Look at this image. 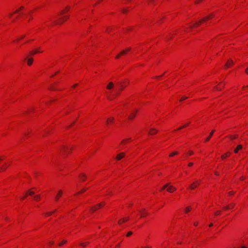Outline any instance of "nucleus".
<instances>
[{
	"mask_svg": "<svg viewBox=\"0 0 248 248\" xmlns=\"http://www.w3.org/2000/svg\"><path fill=\"white\" fill-rule=\"evenodd\" d=\"M70 6H67L60 12L59 16H61L56 21V24L61 25L68 19L69 16L65 14L70 11Z\"/></svg>",
	"mask_w": 248,
	"mask_h": 248,
	"instance_id": "f257e3e1",
	"label": "nucleus"
},
{
	"mask_svg": "<svg viewBox=\"0 0 248 248\" xmlns=\"http://www.w3.org/2000/svg\"><path fill=\"white\" fill-rule=\"evenodd\" d=\"M213 14H211L206 17H205L199 21L198 22L195 23V24L193 25H189V28H196L201 25L202 24H203L205 22H206L207 21L211 19L214 17Z\"/></svg>",
	"mask_w": 248,
	"mask_h": 248,
	"instance_id": "f03ea898",
	"label": "nucleus"
},
{
	"mask_svg": "<svg viewBox=\"0 0 248 248\" xmlns=\"http://www.w3.org/2000/svg\"><path fill=\"white\" fill-rule=\"evenodd\" d=\"M129 83L127 79H124L119 82L118 85L119 90L123 91Z\"/></svg>",
	"mask_w": 248,
	"mask_h": 248,
	"instance_id": "7ed1b4c3",
	"label": "nucleus"
},
{
	"mask_svg": "<svg viewBox=\"0 0 248 248\" xmlns=\"http://www.w3.org/2000/svg\"><path fill=\"white\" fill-rule=\"evenodd\" d=\"M131 50V47H128L123 50H122L119 54L116 56V59H119L121 56L126 55Z\"/></svg>",
	"mask_w": 248,
	"mask_h": 248,
	"instance_id": "20e7f679",
	"label": "nucleus"
},
{
	"mask_svg": "<svg viewBox=\"0 0 248 248\" xmlns=\"http://www.w3.org/2000/svg\"><path fill=\"white\" fill-rule=\"evenodd\" d=\"M201 184V181L196 180H195L189 186L190 190H193Z\"/></svg>",
	"mask_w": 248,
	"mask_h": 248,
	"instance_id": "39448f33",
	"label": "nucleus"
},
{
	"mask_svg": "<svg viewBox=\"0 0 248 248\" xmlns=\"http://www.w3.org/2000/svg\"><path fill=\"white\" fill-rule=\"evenodd\" d=\"M105 205V203L104 202H102L100 203L99 204L96 205L94 206L91 209V211L93 213V212H95L96 210H97V209H99L100 208L103 207Z\"/></svg>",
	"mask_w": 248,
	"mask_h": 248,
	"instance_id": "423d86ee",
	"label": "nucleus"
},
{
	"mask_svg": "<svg viewBox=\"0 0 248 248\" xmlns=\"http://www.w3.org/2000/svg\"><path fill=\"white\" fill-rule=\"evenodd\" d=\"M72 150V148L70 146H63L62 148V152L65 154H70Z\"/></svg>",
	"mask_w": 248,
	"mask_h": 248,
	"instance_id": "0eeeda50",
	"label": "nucleus"
},
{
	"mask_svg": "<svg viewBox=\"0 0 248 248\" xmlns=\"http://www.w3.org/2000/svg\"><path fill=\"white\" fill-rule=\"evenodd\" d=\"M138 111L137 109L131 111L128 115V118L129 120L133 119L136 116V114Z\"/></svg>",
	"mask_w": 248,
	"mask_h": 248,
	"instance_id": "6e6552de",
	"label": "nucleus"
},
{
	"mask_svg": "<svg viewBox=\"0 0 248 248\" xmlns=\"http://www.w3.org/2000/svg\"><path fill=\"white\" fill-rule=\"evenodd\" d=\"M139 212L140 213V217L141 218L145 217L148 215V212L146 211L145 208H142L139 210Z\"/></svg>",
	"mask_w": 248,
	"mask_h": 248,
	"instance_id": "1a4fd4ad",
	"label": "nucleus"
},
{
	"mask_svg": "<svg viewBox=\"0 0 248 248\" xmlns=\"http://www.w3.org/2000/svg\"><path fill=\"white\" fill-rule=\"evenodd\" d=\"M125 155V153L121 152L117 155L115 159L117 161H120L121 160H122L123 158H124V157Z\"/></svg>",
	"mask_w": 248,
	"mask_h": 248,
	"instance_id": "9d476101",
	"label": "nucleus"
},
{
	"mask_svg": "<svg viewBox=\"0 0 248 248\" xmlns=\"http://www.w3.org/2000/svg\"><path fill=\"white\" fill-rule=\"evenodd\" d=\"M234 62L232 60H229L227 61L226 64L224 66L225 69H228L232 67L233 65Z\"/></svg>",
	"mask_w": 248,
	"mask_h": 248,
	"instance_id": "9b49d317",
	"label": "nucleus"
},
{
	"mask_svg": "<svg viewBox=\"0 0 248 248\" xmlns=\"http://www.w3.org/2000/svg\"><path fill=\"white\" fill-rule=\"evenodd\" d=\"M176 189L177 188L175 186L169 184V186H168L167 191L170 193H173L175 191Z\"/></svg>",
	"mask_w": 248,
	"mask_h": 248,
	"instance_id": "f8f14e48",
	"label": "nucleus"
},
{
	"mask_svg": "<svg viewBox=\"0 0 248 248\" xmlns=\"http://www.w3.org/2000/svg\"><path fill=\"white\" fill-rule=\"evenodd\" d=\"M25 60L27 61V65L29 66H31V65H32L34 61V59L32 57H26L25 58Z\"/></svg>",
	"mask_w": 248,
	"mask_h": 248,
	"instance_id": "ddd939ff",
	"label": "nucleus"
},
{
	"mask_svg": "<svg viewBox=\"0 0 248 248\" xmlns=\"http://www.w3.org/2000/svg\"><path fill=\"white\" fill-rule=\"evenodd\" d=\"M224 84L222 82H220L218 84V85L214 87V90L220 91L224 88Z\"/></svg>",
	"mask_w": 248,
	"mask_h": 248,
	"instance_id": "4468645a",
	"label": "nucleus"
},
{
	"mask_svg": "<svg viewBox=\"0 0 248 248\" xmlns=\"http://www.w3.org/2000/svg\"><path fill=\"white\" fill-rule=\"evenodd\" d=\"M43 50H41V48L39 47V48H36L35 50L31 51L30 52V55H34L37 53H43Z\"/></svg>",
	"mask_w": 248,
	"mask_h": 248,
	"instance_id": "2eb2a0df",
	"label": "nucleus"
},
{
	"mask_svg": "<svg viewBox=\"0 0 248 248\" xmlns=\"http://www.w3.org/2000/svg\"><path fill=\"white\" fill-rule=\"evenodd\" d=\"M129 217H128L122 218L119 220L118 223L119 225H121L124 222L127 221L129 220Z\"/></svg>",
	"mask_w": 248,
	"mask_h": 248,
	"instance_id": "dca6fc26",
	"label": "nucleus"
},
{
	"mask_svg": "<svg viewBox=\"0 0 248 248\" xmlns=\"http://www.w3.org/2000/svg\"><path fill=\"white\" fill-rule=\"evenodd\" d=\"M62 194H63L62 190H59L58 191V193L56 195L55 198V201H58L59 200V199L62 196Z\"/></svg>",
	"mask_w": 248,
	"mask_h": 248,
	"instance_id": "f3484780",
	"label": "nucleus"
},
{
	"mask_svg": "<svg viewBox=\"0 0 248 248\" xmlns=\"http://www.w3.org/2000/svg\"><path fill=\"white\" fill-rule=\"evenodd\" d=\"M26 36V34H22L19 36H18L14 41V42L15 43H18L19 41L22 40L24 38H25Z\"/></svg>",
	"mask_w": 248,
	"mask_h": 248,
	"instance_id": "a211bd4d",
	"label": "nucleus"
},
{
	"mask_svg": "<svg viewBox=\"0 0 248 248\" xmlns=\"http://www.w3.org/2000/svg\"><path fill=\"white\" fill-rule=\"evenodd\" d=\"M114 122V118L112 117H109L108 118L106 121V124L107 125H109L112 124Z\"/></svg>",
	"mask_w": 248,
	"mask_h": 248,
	"instance_id": "6ab92c4d",
	"label": "nucleus"
},
{
	"mask_svg": "<svg viewBox=\"0 0 248 248\" xmlns=\"http://www.w3.org/2000/svg\"><path fill=\"white\" fill-rule=\"evenodd\" d=\"M157 132H158L157 129L155 128H151L148 132L149 134H150L151 135H154L156 134Z\"/></svg>",
	"mask_w": 248,
	"mask_h": 248,
	"instance_id": "aec40b11",
	"label": "nucleus"
},
{
	"mask_svg": "<svg viewBox=\"0 0 248 248\" xmlns=\"http://www.w3.org/2000/svg\"><path fill=\"white\" fill-rule=\"evenodd\" d=\"M114 87V84L113 82H109L107 85L106 88L107 90L110 91Z\"/></svg>",
	"mask_w": 248,
	"mask_h": 248,
	"instance_id": "412c9836",
	"label": "nucleus"
},
{
	"mask_svg": "<svg viewBox=\"0 0 248 248\" xmlns=\"http://www.w3.org/2000/svg\"><path fill=\"white\" fill-rule=\"evenodd\" d=\"M9 164L8 163H4L0 168V171H3L5 170L9 166Z\"/></svg>",
	"mask_w": 248,
	"mask_h": 248,
	"instance_id": "4be33fe9",
	"label": "nucleus"
},
{
	"mask_svg": "<svg viewBox=\"0 0 248 248\" xmlns=\"http://www.w3.org/2000/svg\"><path fill=\"white\" fill-rule=\"evenodd\" d=\"M57 211V210H54L53 211H49V212H46L44 214V215L46 217H48L51 215H52L54 213H55Z\"/></svg>",
	"mask_w": 248,
	"mask_h": 248,
	"instance_id": "5701e85b",
	"label": "nucleus"
},
{
	"mask_svg": "<svg viewBox=\"0 0 248 248\" xmlns=\"http://www.w3.org/2000/svg\"><path fill=\"white\" fill-rule=\"evenodd\" d=\"M235 206L234 203H231L226 206L224 207V209L225 210H228L232 209Z\"/></svg>",
	"mask_w": 248,
	"mask_h": 248,
	"instance_id": "b1692460",
	"label": "nucleus"
},
{
	"mask_svg": "<svg viewBox=\"0 0 248 248\" xmlns=\"http://www.w3.org/2000/svg\"><path fill=\"white\" fill-rule=\"evenodd\" d=\"M79 178L82 182H84L86 180L87 176L84 173H81L79 175Z\"/></svg>",
	"mask_w": 248,
	"mask_h": 248,
	"instance_id": "393cba45",
	"label": "nucleus"
},
{
	"mask_svg": "<svg viewBox=\"0 0 248 248\" xmlns=\"http://www.w3.org/2000/svg\"><path fill=\"white\" fill-rule=\"evenodd\" d=\"M231 155V153L229 152H226V153L223 154L221 156V158L222 160H224L225 159V158L228 157L229 156H230V155Z\"/></svg>",
	"mask_w": 248,
	"mask_h": 248,
	"instance_id": "a878e982",
	"label": "nucleus"
},
{
	"mask_svg": "<svg viewBox=\"0 0 248 248\" xmlns=\"http://www.w3.org/2000/svg\"><path fill=\"white\" fill-rule=\"evenodd\" d=\"M215 131V130H212V131L210 132V135H209V136H208V137L206 139V140H205V141H206V142L210 140L211 138V137H212V136L213 135V134H214V133Z\"/></svg>",
	"mask_w": 248,
	"mask_h": 248,
	"instance_id": "bb28decb",
	"label": "nucleus"
},
{
	"mask_svg": "<svg viewBox=\"0 0 248 248\" xmlns=\"http://www.w3.org/2000/svg\"><path fill=\"white\" fill-rule=\"evenodd\" d=\"M243 148V146L242 145H238L235 149L234 150V152L235 153H237L239 150H241Z\"/></svg>",
	"mask_w": 248,
	"mask_h": 248,
	"instance_id": "cd10ccee",
	"label": "nucleus"
},
{
	"mask_svg": "<svg viewBox=\"0 0 248 248\" xmlns=\"http://www.w3.org/2000/svg\"><path fill=\"white\" fill-rule=\"evenodd\" d=\"M192 209V207L190 206H187L185 209V213L187 214Z\"/></svg>",
	"mask_w": 248,
	"mask_h": 248,
	"instance_id": "c85d7f7f",
	"label": "nucleus"
},
{
	"mask_svg": "<svg viewBox=\"0 0 248 248\" xmlns=\"http://www.w3.org/2000/svg\"><path fill=\"white\" fill-rule=\"evenodd\" d=\"M130 141V139H124L121 142V144H126L128 143V142H129Z\"/></svg>",
	"mask_w": 248,
	"mask_h": 248,
	"instance_id": "c756f323",
	"label": "nucleus"
},
{
	"mask_svg": "<svg viewBox=\"0 0 248 248\" xmlns=\"http://www.w3.org/2000/svg\"><path fill=\"white\" fill-rule=\"evenodd\" d=\"M26 194L28 195L32 196L34 194V192L32 190V189L29 190Z\"/></svg>",
	"mask_w": 248,
	"mask_h": 248,
	"instance_id": "7c9ffc66",
	"label": "nucleus"
},
{
	"mask_svg": "<svg viewBox=\"0 0 248 248\" xmlns=\"http://www.w3.org/2000/svg\"><path fill=\"white\" fill-rule=\"evenodd\" d=\"M41 195H36L35 196H34V199L37 201V202H38L40 200H41Z\"/></svg>",
	"mask_w": 248,
	"mask_h": 248,
	"instance_id": "2f4dec72",
	"label": "nucleus"
},
{
	"mask_svg": "<svg viewBox=\"0 0 248 248\" xmlns=\"http://www.w3.org/2000/svg\"><path fill=\"white\" fill-rule=\"evenodd\" d=\"M24 9V7L23 6H21L19 8H18L17 10L16 11V12L14 13L15 14L19 13L22 11Z\"/></svg>",
	"mask_w": 248,
	"mask_h": 248,
	"instance_id": "473e14b6",
	"label": "nucleus"
},
{
	"mask_svg": "<svg viewBox=\"0 0 248 248\" xmlns=\"http://www.w3.org/2000/svg\"><path fill=\"white\" fill-rule=\"evenodd\" d=\"M178 154H179V152H177V151H174V152H172V153H170V155H169V156H170V157H172V156H174V155H178Z\"/></svg>",
	"mask_w": 248,
	"mask_h": 248,
	"instance_id": "72a5a7b5",
	"label": "nucleus"
},
{
	"mask_svg": "<svg viewBox=\"0 0 248 248\" xmlns=\"http://www.w3.org/2000/svg\"><path fill=\"white\" fill-rule=\"evenodd\" d=\"M67 243V241L65 240H62L61 242H60L59 244V246H62L63 245L66 244Z\"/></svg>",
	"mask_w": 248,
	"mask_h": 248,
	"instance_id": "f704fd0d",
	"label": "nucleus"
},
{
	"mask_svg": "<svg viewBox=\"0 0 248 248\" xmlns=\"http://www.w3.org/2000/svg\"><path fill=\"white\" fill-rule=\"evenodd\" d=\"M229 138L231 140H233L236 139L237 138V135L230 136Z\"/></svg>",
	"mask_w": 248,
	"mask_h": 248,
	"instance_id": "c9c22d12",
	"label": "nucleus"
},
{
	"mask_svg": "<svg viewBox=\"0 0 248 248\" xmlns=\"http://www.w3.org/2000/svg\"><path fill=\"white\" fill-rule=\"evenodd\" d=\"M88 244H89L88 242H85L81 243L80 244V246H81L83 247H85L88 245Z\"/></svg>",
	"mask_w": 248,
	"mask_h": 248,
	"instance_id": "e433bc0d",
	"label": "nucleus"
},
{
	"mask_svg": "<svg viewBox=\"0 0 248 248\" xmlns=\"http://www.w3.org/2000/svg\"><path fill=\"white\" fill-rule=\"evenodd\" d=\"M87 190V188H83L81 190H80L79 192L77 193L76 194V195H78L79 193H84V192H85Z\"/></svg>",
	"mask_w": 248,
	"mask_h": 248,
	"instance_id": "4c0bfd02",
	"label": "nucleus"
},
{
	"mask_svg": "<svg viewBox=\"0 0 248 248\" xmlns=\"http://www.w3.org/2000/svg\"><path fill=\"white\" fill-rule=\"evenodd\" d=\"M168 186H169V184H166L165 185H164V186L162 187V189H161V190H164V189H166V188H167H167H168Z\"/></svg>",
	"mask_w": 248,
	"mask_h": 248,
	"instance_id": "58836bf2",
	"label": "nucleus"
},
{
	"mask_svg": "<svg viewBox=\"0 0 248 248\" xmlns=\"http://www.w3.org/2000/svg\"><path fill=\"white\" fill-rule=\"evenodd\" d=\"M168 186H169V184H166L165 185H164V186L162 187V189H161V190H164V189H166V188H167H167H168Z\"/></svg>",
	"mask_w": 248,
	"mask_h": 248,
	"instance_id": "ea45409f",
	"label": "nucleus"
},
{
	"mask_svg": "<svg viewBox=\"0 0 248 248\" xmlns=\"http://www.w3.org/2000/svg\"><path fill=\"white\" fill-rule=\"evenodd\" d=\"M194 154V152L192 150H189L188 152V155H192Z\"/></svg>",
	"mask_w": 248,
	"mask_h": 248,
	"instance_id": "a19ab883",
	"label": "nucleus"
},
{
	"mask_svg": "<svg viewBox=\"0 0 248 248\" xmlns=\"http://www.w3.org/2000/svg\"><path fill=\"white\" fill-rule=\"evenodd\" d=\"M220 215V211H217L215 213V216H219Z\"/></svg>",
	"mask_w": 248,
	"mask_h": 248,
	"instance_id": "79ce46f5",
	"label": "nucleus"
},
{
	"mask_svg": "<svg viewBox=\"0 0 248 248\" xmlns=\"http://www.w3.org/2000/svg\"><path fill=\"white\" fill-rule=\"evenodd\" d=\"M27 195L25 193V195L21 197V200H24L27 197Z\"/></svg>",
	"mask_w": 248,
	"mask_h": 248,
	"instance_id": "37998d69",
	"label": "nucleus"
},
{
	"mask_svg": "<svg viewBox=\"0 0 248 248\" xmlns=\"http://www.w3.org/2000/svg\"><path fill=\"white\" fill-rule=\"evenodd\" d=\"M185 128V127H183V126H182L180 127L179 128H178V129H175V130H174V132H176L177 131L179 130H181V129H183V128Z\"/></svg>",
	"mask_w": 248,
	"mask_h": 248,
	"instance_id": "c03bdc74",
	"label": "nucleus"
},
{
	"mask_svg": "<svg viewBox=\"0 0 248 248\" xmlns=\"http://www.w3.org/2000/svg\"><path fill=\"white\" fill-rule=\"evenodd\" d=\"M185 128V127H183V126H182L180 127L179 128H178V129H175V130H174V132H176L177 131L179 130H181V129H183V128Z\"/></svg>",
	"mask_w": 248,
	"mask_h": 248,
	"instance_id": "a18cd8bd",
	"label": "nucleus"
},
{
	"mask_svg": "<svg viewBox=\"0 0 248 248\" xmlns=\"http://www.w3.org/2000/svg\"><path fill=\"white\" fill-rule=\"evenodd\" d=\"M234 194V192L233 191H230V192L228 193V194H229V195H230V196H232V195H233Z\"/></svg>",
	"mask_w": 248,
	"mask_h": 248,
	"instance_id": "49530a36",
	"label": "nucleus"
},
{
	"mask_svg": "<svg viewBox=\"0 0 248 248\" xmlns=\"http://www.w3.org/2000/svg\"><path fill=\"white\" fill-rule=\"evenodd\" d=\"M132 234V232H129L127 234H126V236L127 237H129L130 236V235H131Z\"/></svg>",
	"mask_w": 248,
	"mask_h": 248,
	"instance_id": "de8ad7c7",
	"label": "nucleus"
},
{
	"mask_svg": "<svg viewBox=\"0 0 248 248\" xmlns=\"http://www.w3.org/2000/svg\"><path fill=\"white\" fill-rule=\"evenodd\" d=\"M187 98V97H183L181 98V99H180V101H183L186 100Z\"/></svg>",
	"mask_w": 248,
	"mask_h": 248,
	"instance_id": "09e8293b",
	"label": "nucleus"
},
{
	"mask_svg": "<svg viewBox=\"0 0 248 248\" xmlns=\"http://www.w3.org/2000/svg\"><path fill=\"white\" fill-rule=\"evenodd\" d=\"M189 124H190V123H187L184 124L183 125V127L186 128V127H187L189 125Z\"/></svg>",
	"mask_w": 248,
	"mask_h": 248,
	"instance_id": "8fccbe9b",
	"label": "nucleus"
},
{
	"mask_svg": "<svg viewBox=\"0 0 248 248\" xmlns=\"http://www.w3.org/2000/svg\"><path fill=\"white\" fill-rule=\"evenodd\" d=\"M199 224V222L198 221H195L194 223H193V225L195 226H197Z\"/></svg>",
	"mask_w": 248,
	"mask_h": 248,
	"instance_id": "3c124183",
	"label": "nucleus"
},
{
	"mask_svg": "<svg viewBox=\"0 0 248 248\" xmlns=\"http://www.w3.org/2000/svg\"><path fill=\"white\" fill-rule=\"evenodd\" d=\"M149 3H154L156 0H147Z\"/></svg>",
	"mask_w": 248,
	"mask_h": 248,
	"instance_id": "603ef678",
	"label": "nucleus"
},
{
	"mask_svg": "<svg viewBox=\"0 0 248 248\" xmlns=\"http://www.w3.org/2000/svg\"><path fill=\"white\" fill-rule=\"evenodd\" d=\"M54 242L53 241H50L49 242V246H52V245H54Z\"/></svg>",
	"mask_w": 248,
	"mask_h": 248,
	"instance_id": "864d4df0",
	"label": "nucleus"
},
{
	"mask_svg": "<svg viewBox=\"0 0 248 248\" xmlns=\"http://www.w3.org/2000/svg\"><path fill=\"white\" fill-rule=\"evenodd\" d=\"M193 165V163L192 162H189L188 164V167H191Z\"/></svg>",
	"mask_w": 248,
	"mask_h": 248,
	"instance_id": "5fc2aeb1",
	"label": "nucleus"
},
{
	"mask_svg": "<svg viewBox=\"0 0 248 248\" xmlns=\"http://www.w3.org/2000/svg\"><path fill=\"white\" fill-rule=\"evenodd\" d=\"M202 0H196V3H197V4H198V3H200Z\"/></svg>",
	"mask_w": 248,
	"mask_h": 248,
	"instance_id": "6e6d98bb",
	"label": "nucleus"
},
{
	"mask_svg": "<svg viewBox=\"0 0 248 248\" xmlns=\"http://www.w3.org/2000/svg\"><path fill=\"white\" fill-rule=\"evenodd\" d=\"M78 86V83H76V84H74V85H73V88H76V87L77 86Z\"/></svg>",
	"mask_w": 248,
	"mask_h": 248,
	"instance_id": "4d7b16f0",
	"label": "nucleus"
},
{
	"mask_svg": "<svg viewBox=\"0 0 248 248\" xmlns=\"http://www.w3.org/2000/svg\"><path fill=\"white\" fill-rule=\"evenodd\" d=\"M215 174L216 175L218 176V175H219V173L217 171H215Z\"/></svg>",
	"mask_w": 248,
	"mask_h": 248,
	"instance_id": "13d9d810",
	"label": "nucleus"
},
{
	"mask_svg": "<svg viewBox=\"0 0 248 248\" xmlns=\"http://www.w3.org/2000/svg\"><path fill=\"white\" fill-rule=\"evenodd\" d=\"M245 179V177L244 176H242L241 178H240V180H244Z\"/></svg>",
	"mask_w": 248,
	"mask_h": 248,
	"instance_id": "bf43d9fd",
	"label": "nucleus"
},
{
	"mask_svg": "<svg viewBox=\"0 0 248 248\" xmlns=\"http://www.w3.org/2000/svg\"><path fill=\"white\" fill-rule=\"evenodd\" d=\"M3 159V156H0V162Z\"/></svg>",
	"mask_w": 248,
	"mask_h": 248,
	"instance_id": "052dcab7",
	"label": "nucleus"
},
{
	"mask_svg": "<svg viewBox=\"0 0 248 248\" xmlns=\"http://www.w3.org/2000/svg\"><path fill=\"white\" fill-rule=\"evenodd\" d=\"M213 226V223H210L209 225V227H211Z\"/></svg>",
	"mask_w": 248,
	"mask_h": 248,
	"instance_id": "680f3d73",
	"label": "nucleus"
},
{
	"mask_svg": "<svg viewBox=\"0 0 248 248\" xmlns=\"http://www.w3.org/2000/svg\"><path fill=\"white\" fill-rule=\"evenodd\" d=\"M245 72L247 74H248V67L246 69Z\"/></svg>",
	"mask_w": 248,
	"mask_h": 248,
	"instance_id": "e2e57ef3",
	"label": "nucleus"
},
{
	"mask_svg": "<svg viewBox=\"0 0 248 248\" xmlns=\"http://www.w3.org/2000/svg\"><path fill=\"white\" fill-rule=\"evenodd\" d=\"M120 246H121L120 243H119V244L117 245L116 247H117V248H119V247H120Z\"/></svg>",
	"mask_w": 248,
	"mask_h": 248,
	"instance_id": "0e129e2a",
	"label": "nucleus"
},
{
	"mask_svg": "<svg viewBox=\"0 0 248 248\" xmlns=\"http://www.w3.org/2000/svg\"><path fill=\"white\" fill-rule=\"evenodd\" d=\"M12 15H13V14H9V16L11 17Z\"/></svg>",
	"mask_w": 248,
	"mask_h": 248,
	"instance_id": "69168bd1",
	"label": "nucleus"
},
{
	"mask_svg": "<svg viewBox=\"0 0 248 248\" xmlns=\"http://www.w3.org/2000/svg\"><path fill=\"white\" fill-rule=\"evenodd\" d=\"M123 13H126V11L124 10V11H123Z\"/></svg>",
	"mask_w": 248,
	"mask_h": 248,
	"instance_id": "338daca9",
	"label": "nucleus"
},
{
	"mask_svg": "<svg viewBox=\"0 0 248 248\" xmlns=\"http://www.w3.org/2000/svg\"><path fill=\"white\" fill-rule=\"evenodd\" d=\"M161 76H160V77H161ZM159 77H160V76H159V77H158V76H157V77H156V78H159Z\"/></svg>",
	"mask_w": 248,
	"mask_h": 248,
	"instance_id": "774afa93",
	"label": "nucleus"
}]
</instances>
